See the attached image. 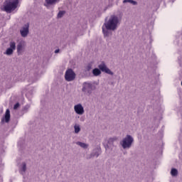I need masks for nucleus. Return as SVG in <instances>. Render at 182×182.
Listing matches in <instances>:
<instances>
[{"instance_id":"nucleus-16","label":"nucleus","mask_w":182,"mask_h":182,"mask_svg":"<svg viewBox=\"0 0 182 182\" xmlns=\"http://www.w3.org/2000/svg\"><path fill=\"white\" fill-rule=\"evenodd\" d=\"M80 132V125L79 124H75L74 125V133L78 134Z\"/></svg>"},{"instance_id":"nucleus-12","label":"nucleus","mask_w":182,"mask_h":182,"mask_svg":"<svg viewBox=\"0 0 182 182\" xmlns=\"http://www.w3.org/2000/svg\"><path fill=\"white\" fill-rule=\"evenodd\" d=\"M102 154V149L100 147H97L93 149L92 152L90 154L89 156L87 157V160H90L92 157H99Z\"/></svg>"},{"instance_id":"nucleus-14","label":"nucleus","mask_w":182,"mask_h":182,"mask_svg":"<svg viewBox=\"0 0 182 182\" xmlns=\"http://www.w3.org/2000/svg\"><path fill=\"white\" fill-rule=\"evenodd\" d=\"M4 119H5L6 123L9 122V120L11 119V112L9 111V109H6Z\"/></svg>"},{"instance_id":"nucleus-7","label":"nucleus","mask_w":182,"mask_h":182,"mask_svg":"<svg viewBox=\"0 0 182 182\" xmlns=\"http://www.w3.org/2000/svg\"><path fill=\"white\" fill-rule=\"evenodd\" d=\"M16 49V43L15 41H11L9 43V48H8L6 51L4 53V55H6L7 56H11L14 55V51Z\"/></svg>"},{"instance_id":"nucleus-3","label":"nucleus","mask_w":182,"mask_h":182,"mask_svg":"<svg viewBox=\"0 0 182 182\" xmlns=\"http://www.w3.org/2000/svg\"><path fill=\"white\" fill-rule=\"evenodd\" d=\"M134 143V139L132 135H127L121 141L120 145L124 150L130 149Z\"/></svg>"},{"instance_id":"nucleus-1","label":"nucleus","mask_w":182,"mask_h":182,"mask_svg":"<svg viewBox=\"0 0 182 182\" xmlns=\"http://www.w3.org/2000/svg\"><path fill=\"white\" fill-rule=\"evenodd\" d=\"M120 21H122V18H119L114 14L110 16L108 21H105L102 27L105 38L112 36L110 31H116L119 28V25H120Z\"/></svg>"},{"instance_id":"nucleus-2","label":"nucleus","mask_w":182,"mask_h":182,"mask_svg":"<svg viewBox=\"0 0 182 182\" xmlns=\"http://www.w3.org/2000/svg\"><path fill=\"white\" fill-rule=\"evenodd\" d=\"M99 68H95L92 70V75L95 76H100V75H102V72L104 73H107V75H111V76H113L114 73L109 68H107V65H106V63L105 62H102L99 65Z\"/></svg>"},{"instance_id":"nucleus-17","label":"nucleus","mask_w":182,"mask_h":182,"mask_svg":"<svg viewBox=\"0 0 182 182\" xmlns=\"http://www.w3.org/2000/svg\"><path fill=\"white\" fill-rule=\"evenodd\" d=\"M25 171H26V164L23 163L20 168V173L21 174H25Z\"/></svg>"},{"instance_id":"nucleus-5","label":"nucleus","mask_w":182,"mask_h":182,"mask_svg":"<svg viewBox=\"0 0 182 182\" xmlns=\"http://www.w3.org/2000/svg\"><path fill=\"white\" fill-rule=\"evenodd\" d=\"M95 89H96V87H95L90 82H85L82 83V92L87 96H90L92 92H93Z\"/></svg>"},{"instance_id":"nucleus-13","label":"nucleus","mask_w":182,"mask_h":182,"mask_svg":"<svg viewBox=\"0 0 182 182\" xmlns=\"http://www.w3.org/2000/svg\"><path fill=\"white\" fill-rule=\"evenodd\" d=\"M60 1V0H46V4L44 5L46 8H48L49 5H56Z\"/></svg>"},{"instance_id":"nucleus-8","label":"nucleus","mask_w":182,"mask_h":182,"mask_svg":"<svg viewBox=\"0 0 182 182\" xmlns=\"http://www.w3.org/2000/svg\"><path fill=\"white\" fill-rule=\"evenodd\" d=\"M116 140H117L116 137L109 138L107 140V144L105 146L107 153H110V151L113 150V147H114L113 143H114Z\"/></svg>"},{"instance_id":"nucleus-19","label":"nucleus","mask_w":182,"mask_h":182,"mask_svg":"<svg viewBox=\"0 0 182 182\" xmlns=\"http://www.w3.org/2000/svg\"><path fill=\"white\" fill-rule=\"evenodd\" d=\"M177 174H178V171H177L176 168H172L171 170V175L173 176V177H176L177 176Z\"/></svg>"},{"instance_id":"nucleus-4","label":"nucleus","mask_w":182,"mask_h":182,"mask_svg":"<svg viewBox=\"0 0 182 182\" xmlns=\"http://www.w3.org/2000/svg\"><path fill=\"white\" fill-rule=\"evenodd\" d=\"M18 4L19 1L9 0V1H6V4L4 5V11L7 12V14H11V12L15 11V9L18 8Z\"/></svg>"},{"instance_id":"nucleus-22","label":"nucleus","mask_w":182,"mask_h":182,"mask_svg":"<svg viewBox=\"0 0 182 182\" xmlns=\"http://www.w3.org/2000/svg\"><path fill=\"white\" fill-rule=\"evenodd\" d=\"M18 107H19V103L17 102L16 105H14V110H16Z\"/></svg>"},{"instance_id":"nucleus-6","label":"nucleus","mask_w":182,"mask_h":182,"mask_svg":"<svg viewBox=\"0 0 182 182\" xmlns=\"http://www.w3.org/2000/svg\"><path fill=\"white\" fill-rule=\"evenodd\" d=\"M65 79L67 82H73L76 79V73L71 68L67 70L65 73Z\"/></svg>"},{"instance_id":"nucleus-10","label":"nucleus","mask_w":182,"mask_h":182,"mask_svg":"<svg viewBox=\"0 0 182 182\" xmlns=\"http://www.w3.org/2000/svg\"><path fill=\"white\" fill-rule=\"evenodd\" d=\"M74 112L76 114L82 116V114H85V107H83V105H82L81 103L76 104L74 105Z\"/></svg>"},{"instance_id":"nucleus-18","label":"nucleus","mask_w":182,"mask_h":182,"mask_svg":"<svg viewBox=\"0 0 182 182\" xmlns=\"http://www.w3.org/2000/svg\"><path fill=\"white\" fill-rule=\"evenodd\" d=\"M131 4L132 5H137V1L134 0H124L123 4Z\"/></svg>"},{"instance_id":"nucleus-21","label":"nucleus","mask_w":182,"mask_h":182,"mask_svg":"<svg viewBox=\"0 0 182 182\" xmlns=\"http://www.w3.org/2000/svg\"><path fill=\"white\" fill-rule=\"evenodd\" d=\"M91 69H92V65H88L86 67V70H87V72H89Z\"/></svg>"},{"instance_id":"nucleus-23","label":"nucleus","mask_w":182,"mask_h":182,"mask_svg":"<svg viewBox=\"0 0 182 182\" xmlns=\"http://www.w3.org/2000/svg\"><path fill=\"white\" fill-rule=\"evenodd\" d=\"M60 51V50L57 49V50H55V53H59Z\"/></svg>"},{"instance_id":"nucleus-20","label":"nucleus","mask_w":182,"mask_h":182,"mask_svg":"<svg viewBox=\"0 0 182 182\" xmlns=\"http://www.w3.org/2000/svg\"><path fill=\"white\" fill-rule=\"evenodd\" d=\"M64 14H65V11H59V13L58 14V18H62Z\"/></svg>"},{"instance_id":"nucleus-9","label":"nucleus","mask_w":182,"mask_h":182,"mask_svg":"<svg viewBox=\"0 0 182 182\" xmlns=\"http://www.w3.org/2000/svg\"><path fill=\"white\" fill-rule=\"evenodd\" d=\"M16 50H17V55H23V52H25V49L26 48V43L25 41H21L17 45Z\"/></svg>"},{"instance_id":"nucleus-11","label":"nucleus","mask_w":182,"mask_h":182,"mask_svg":"<svg viewBox=\"0 0 182 182\" xmlns=\"http://www.w3.org/2000/svg\"><path fill=\"white\" fill-rule=\"evenodd\" d=\"M20 34L22 38H26L29 35V23L24 24L20 29Z\"/></svg>"},{"instance_id":"nucleus-15","label":"nucleus","mask_w":182,"mask_h":182,"mask_svg":"<svg viewBox=\"0 0 182 182\" xmlns=\"http://www.w3.org/2000/svg\"><path fill=\"white\" fill-rule=\"evenodd\" d=\"M77 146H80V147H82V149H87L89 147V144L80 141L76 142Z\"/></svg>"}]
</instances>
